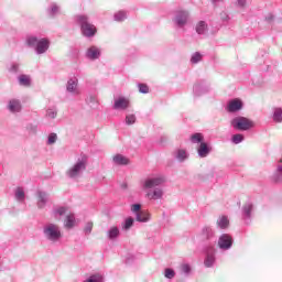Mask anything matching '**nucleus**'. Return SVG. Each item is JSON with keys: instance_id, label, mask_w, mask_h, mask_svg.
I'll return each instance as SVG.
<instances>
[{"instance_id": "obj_13", "label": "nucleus", "mask_w": 282, "mask_h": 282, "mask_svg": "<svg viewBox=\"0 0 282 282\" xmlns=\"http://www.w3.org/2000/svg\"><path fill=\"white\" fill-rule=\"evenodd\" d=\"M197 153L200 158H206L210 153V148H208L206 142H202L197 149Z\"/></svg>"}, {"instance_id": "obj_15", "label": "nucleus", "mask_w": 282, "mask_h": 282, "mask_svg": "<svg viewBox=\"0 0 282 282\" xmlns=\"http://www.w3.org/2000/svg\"><path fill=\"white\" fill-rule=\"evenodd\" d=\"M147 197L150 199H162L164 197V191L162 188H155L152 193H148Z\"/></svg>"}, {"instance_id": "obj_31", "label": "nucleus", "mask_w": 282, "mask_h": 282, "mask_svg": "<svg viewBox=\"0 0 282 282\" xmlns=\"http://www.w3.org/2000/svg\"><path fill=\"white\" fill-rule=\"evenodd\" d=\"M86 282H102V275H91Z\"/></svg>"}, {"instance_id": "obj_33", "label": "nucleus", "mask_w": 282, "mask_h": 282, "mask_svg": "<svg viewBox=\"0 0 282 282\" xmlns=\"http://www.w3.org/2000/svg\"><path fill=\"white\" fill-rule=\"evenodd\" d=\"M127 124H134L135 123V115H128L126 117Z\"/></svg>"}, {"instance_id": "obj_43", "label": "nucleus", "mask_w": 282, "mask_h": 282, "mask_svg": "<svg viewBox=\"0 0 282 282\" xmlns=\"http://www.w3.org/2000/svg\"><path fill=\"white\" fill-rule=\"evenodd\" d=\"M203 232H205V235H207V239H208L209 235L213 232V229H210L209 227H205L203 229Z\"/></svg>"}, {"instance_id": "obj_18", "label": "nucleus", "mask_w": 282, "mask_h": 282, "mask_svg": "<svg viewBox=\"0 0 282 282\" xmlns=\"http://www.w3.org/2000/svg\"><path fill=\"white\" fill-rule=\"evenodd\" d=\"M67 91H70L72 94H78V82L74 79L68 80Z\"/></svg>"}, {"instance_id": "obj_20", "label": "nucleus", "mask_w": 282, "mask_h": 282, "mask_svg": "<svg viewBox=\"0 0 282 282\" xmlns=\"http://www.w3.org/2000/svg\"><path fill=\"white\" fill-rule=\"evenodd\" d=\"M191 141L193 142V144H202V142H204V134L194 133L191 137Z\"/></svg>"}, {"instance_id": "obj_21", "label": "nucleus", "mask_w": 282, "mask_h": 282, "mask_svg": "<svg viewBox=\"0 0 282 282\" xmlns=\"http://www.w3.org/2000/svg\"><path fill=\"white\" fill-rule=\"evenodd\" d=\"M120 236V229H118V227H111L108 230V238L109 239H117V237Z\"/></svg>"}, {"instance_id": "obj_37", "label": "nucleus", "mask_w": 282, "mask_h": 282, "mask_svg": "<svg viewBox=\"0 0 282 282\" xmlns=\"http://www.w3.org/2000/svg\"><path fill=\"white\" fill-rule=\"evenodd\" d=\"M141 208H142V206L140 204H134V205L131 206L132 213H140Z\"/></svg>"}, {"instance_id": "obj_23", "label": "nucleus", "mask_w": 282, "mask_h": 282, "mask_svg": "<svg viewBox=\"0 0 282 282\" xmlns=\"http://www.w3.org/2000/svg\"><path fill=\"white\" fill-rule=\"evenodd\" d=\"M19 83H20V85H22L23 87H30V83H31L30 76H28V75H21V76L19 77Z\"/></svg>"}, {"instance_id": "obj_10", "label": "nucleus", "mask_w": 282, "mask_h": 282, "mask_svg": "<svg viewBox=\"0 0 282 282\" xmlns=\"http://www.w3.org/2000/svg\"><path fill=\"white\" fill-rule=\"evenodd\" d=\"M87 57L90 58L91 61H96V58H100V48L96 46H91L87 51Z\"/></svg>"}, {"instance_id": "obj_42", "label": "nucleus", "mask_w": 282, "mask_h": 282, "mask_svg": "<svg viewBox=\"0 0 282 282\" xmlns=\"http://www.w3.org/2000/svg\"><path fill=\"white\" fill-rule=\"evenodd\" d=\"M46 116H47L48 118H56V112H55L54 110H47Z\"/></svg>"}, {"instance_id": "obj_8", "label": "nucleus", "mask_w": 282, "mask_h": 282, "mask_svg": "<svg viewBox=\"0 0 282 282\" xmlns=\"http://www.w3.org/2000/svg\"><path fill=\"white\" fill-rule=\"evenodd\" d=\"M48 48H50V41H47L46 39H42L37 41V44H36L37 54H45V52H47Z\"/></svg>"}, {"instance_id": "obj_17", "label": "nucleus", "mask_w": 282, "mask_h": 282, "mask_svg": "<svg viewBox=\"0 0 282 282\" xmlns=\"http://www.w3.org/2000/svg\"><path fill=\"white\" fill-rule=\"evenodd\" d=\"M149 219H151V214H149V212L147 210H141L137 213V221H149Z\"/></svg>"}, {"instance_id": "obj_30", "label": "nucleus", "mask_w": 282, "mask_h": 282, "mask_svg": "<svg viewBox=\"0 0 282 282\" xmlns=\"http://www.w3.org/2000/svg\"><path fill=\"white\" fill-rule=\"evenodd\" d=\"M232 142L234 144H239L240 142H243V137L242 134H235L232 137Z\"/></svg>"}, {"instance_id": "obj_16", "label": "nucleus", "mask_w": 282, "mask_h": 282, "mask_svg": "<svg viewBox=\"0 0 282 282\" xmlns=\"http://www.w3.org/2000/svg\"><path fill=\"white\" fill-rule=\"evenodd\" d=\"M9 110L12 111V113H15L17 111H21V102L17 99L10 100Z\"/></svg>"}, {"instance_id": "obj_34", "label": "nucleus", "mask_w": 282, "mask_h": 282, "mask_svg": "<svg viewBox=\"0 0 282 282\" xmlns=\"http://www.w3.org/2000/svg\"><path fill=\"white\" fill-rule=\"evenodd\" d=\"M131 226H133V218H128V219H126V223H124L123 228H124L126 230H129V228H131Z\"/></svg>"}, {"instance_id": "obj_24", "label": "nucleus", "mask_w": 282, "mask_h": 282, "mask_svg": "<svg viewBox=\"0 0 282 282\" xmlns=\"http://www.w3.org/2000/svg\"><path fill=\"white\" fill-rule=\"evenodd\" d=\"M187 155H186V151L185 150H178L176 153V159L180 162H184V160H186Z\"/></svg>"}, {"instance_id": "obj_9", "label": "nucleus", "mask_w": 282, "mask_h": 282, "mask_svg": "<svg viewBox=\"0 0 282 282\" xmlns=\"http://www.w3.org/2000/svg\"><path fill=\"white\" fill-rule=\"evenodd\" d=\"M241 107H243V104H241V100L234 99V100L229 101L227 111H229V113H235V111H239V109H241Z\"/></svg>"}, {"instance_id": "obj_12", "label": "nucleus", "mask_w": 282, "mask_h": 282, "mask_svg": "<svg viewBox=\"0 0 282 282\" xmlns=\"http://www.w3.org/2000/svg\"><path fill=\"white\" fill-rule=\"evenodd\" d=\"M188 21V13L186 11H180L176 15V23L177 25H186Z\"/></svg>"}, {"instance_id": "obj_11", "label": "nucleus", "mask_w": 282, "mask_h": 282, "mask_svg": "<svg viewBox=\"0 0 282 282\" xmlns=\"http://www.w3.org/2000/svg\"><path fill=\"white\" fill-rule=\"evenodd\" d=\"M129 108V99L124 97H120L115 101V109H128Z\"/></svg>"}, {"instance_id": "obj_3", "label": "nucleus", "mask_w": 282, "mask_h": 282, "mask_svg": "<svg viewBox=\"0 0 282 282\" xmlns=\"http://www.w3.org/2000/svg\"><path fill=\"white\" fill-rule=\"evenodd\" d=\"M234 129H238V131H248V129H252L254 127V122L245 117H238L231 122Z\"/></svg>"}, {"instance_id": "obj_25", "label": "nucleus", "mask_w": 282, "mask_h": 282, "mask_svg": "<svg viewBox=\"0 0 282 282\" xmlns=\"http://www.w3.org/2000/svg\"><path fill=\"white\" fill-rule=\"evenodd\" d=\"M213 263H215V256H207L205 259L206 268H213Z\"/></svg>"}, {"instance_id": "obj_32", "label": "nucleus", "mask_w": 282, "mask_h": 282, "mask_svg": "<svg viewBox=\"0 0 282 282\" xmlns=\"http://www.w3.org/2000/svg\"><path fill=\"white\" fill-rule=\"evenodd\" d=\"M116 21H122L123 19H127V13H124L123 11H119L116 15H115Z\"/></svg>"}, {"instance_id": "obj_1", "label": "nucleus", "mask_w": 282, "mask_h": 282, "mask_svg": "<svg viewBox=\"0 0 282 282\" xmlns=\"http://www.w3.org/2000/svg\"><path fill=\"white\" fill-rule=\"evenodd\" d=\"M44 235L48 241L56 242L63 237V234L61 232V227L55 224H48L44 227Z\"/></svg>"}, {"instance_id": "obj_41", "label": "nucleus", "mask_w": 282, "mask_h": 282, "mask_svg": "<svg viewBox=\"0 0 282 282\" xmlns=\"http://www.w3.org/2000/svg\"><path fill=\"white\" fill-rule=\"evenodd\" d=\"M245 213L247 217H250V213H252V205L245 206Z\"/></svg>"}, {"instance_id": "obj_39", "label": "nucleus", "mask_w": 282, "mask_h": 282, "mask_svg": "<svg viewBox=\"0 0 282 282\" xmlns=\"http://www.w3.org/2000/svg\"><path fill=\"white\" fill-rule=\"evenodd\" d=\"M181 270H182V272H184L185 274H188V272H191V265H188V264H183V265L181 267Z\"/></svg>"}, {"instance_id": "obj_29", "label": "nucleus", "mask_w": 282, "mask_h": 282, "mask_svg": "<svg viewBox=\"0 0 282 282\" xmlns=\"http://www.w3.org/2000/svg\"><path fill=\"white\" fill-rule=\"evenodd\" d=\"M140 94H149V86L147 84H139Z\"/></svg>"}, {"instance_id": "obj_14", "label": "nucleus", "mask_w": 282, "mask_h": 282, "mask_svg": "<svg viewBox=\"0 0 282 282\" xmlns=\"http://www.w3.org/2000/svg\"><path fill=\"white\" fill-rule=\"evenodd\" d=\"M112 162H115V164L124 166L129 164V159L122 154H117L112 158Z\"/></svg>"}, {"instance_id": "obj_36", "label": "nucleus", "mask_w": 282, "mask_h": 282, "mask_svg": "<svg viewBox=\"0 0 282 282\" xmlns=\"http://www.w3.org/2000/svg\"><path fill=\"white\" fill-rule=\"evenodd\" d=\"M15 197H17V199H23L25 197V193L23 192V189L18 188V191L15 193Z\"/></svg>"}, {"instance_id": "obj_28", "label": "nucleus", "mask_w": 282, "mask_h": 282, "mask_svg": "<svg viewBox=\"0 0 282 282\" xmlns=\"http://www.w3.org/2000/svg\"><path fill=\"white\" fill-rule=\"evenodd\" d=\"M164 276L166 279H173L175 276V271L173 269H165Z\"/></svg>"}, {"instance_id": "obj_26", "label": "nucleus", "mask_w": 282, "mask_h": 282, "mask_svg": "<svg viewBox=\"0 0 282 282\" xmlns=\"http://www.w3.org/2000/svg\"><path fill=\"white\" fill-rule=\"evenodd\" d=\"M37 43H39V39L34 36H29L26 39V44L30 45L31 47H34V45H37Z\"/></svg>"}, {"instance_id": "obj_35", "label": "nucleus", "mask_w": 282, "mask_h": 282, "mask_svg": "<svg viewBox=\"0 0 282 282\" xmlns=\"http://www.w3.org/2000/svg\"><path fill=\"white\" fill-rule=\"evenodd\" d=\"M192 63H199V61H202V54L199 53H195L193 56H192Z\"/></svg>"}, {"instance_id": "obj_19", "label": "nucleus", "mask_w": 282, "mask_h": 282, "mask_svg": "<svg viewBox=\"0 0 282 282\" xmlns=\"http://www.w3.org/2000/svg\"><path fill=\"white\" fill-rule=\"evenodd\" d=\"M217 225L219 226V228L226 229V228H228V226H230V221L228 220V217L223 216V217L218 218Z\"/></svg>"}, {"instance_id": "obj_7", "label": "nucleus", "mask_w": 282, "mask_h": 282, "mask_svg": "<svg viewBox=\"0 0 282 282\" xmlns=\"http://www.w3.org/2000/svg\"><path fill=\"white\" fill-rule=\"evenodd\" d=\"M218 246L223 250H228L229 248L232 247V237L228 235H223L218 240Z\"/></svg>"}, {"instance_id": "obj_2", "label": "nucleus", "mask_w": 282, "mask_h": 282, "mask_svg": "<svg viewBox=\"0 0 282 282\" xmlns=\"http://www.w3.org/2000/svg\"><path fill=\"white\" fill-rule=\"evenodd\" d=\"M78 22L80 23L82 34H84V36H88V37L96 36V33L98 32V30L94 24L87 21V17L78 15Z\"/></svg>"}, {"instance_id": "obj_5", "label": "nucleus", "mask_w": 282, "mask_h": 282, "mask_svg": "<svg viewBox=\"0 0 282 282\" xmlns=\"http://www.w3.org/2000/svg\"><path fill=\"white\" fill-rule=\"evenodd\" d=\"M86 167L87 164L85 163V161H79L67 171V175L68 177H77V175H80V173H83Z\"/></svg>"}, {"instance_id": "obj_44", "label": "nucleus", "mask_w": 282, "mask_h": 282, "mask_svg": "<svg viewBox=\"0 0 282 282\" xmlns=\"http://www.w3.org/2000/svg\"><path fill=\"white\" fill-rule=\"evenodd\" d=\"M238 6L243 8L246 6V0H238Z\"/></svg>"}, {"instance_id": "obj_27", "label": "nucleus", "mask_w": 282, "mask_h": 282, "mask_svg": "<svg viewBox=\"0 0 282 282\" xmlns=\"http://www.w3.org/2000/svg\"><path fill=\"white\" fill-rule=\"evenodd\" d=\"M273 120H274L275 122H281V121H282V110H281V109H276V110L274 111Z\"/></svg>"}, {"instance_id": "obj_6", "label": "nucleus", "mask_w": 282, "mask_h": 282, "mask_svg": "<svg viewBox=\"0 0 282 282\" xmlns=\"http://www.w3.org/2000/svg\"><path fill=\"white\" fill-rule=\"evenodd\" d=\"M166 180L163 176L148 178L144 182L145 188H155V186H162Z\"/></svg>"}, {"instance_id": "obj_4", "label": "nucleus", "mask_w": 282, "mask_h": 282, "mask_svg": "<svg viewBox=\"0 0 282 282\" xmlns=\"http://www.w3.org/2000/svg\"><path fill=\"white\" fill-rule=\"evenodd\" d=\"M57 213L59 216L66 215L64 224L65 228H74V226H76V218L73 216L72 213H67V208L61 207L59 209H57Z\"/></svg>"}, {"instance_id": "obj_45", "label": "nucleus", "mask_w": 282, "mask_h": 282, "mask_svg": "<svg viewBox=\"0 0 282 282\" xmlns=\"http://www.w3.org/2000/svg\"><path fill=\"white\" fill-rule=\"evenodd\" d=\"M40 203L41 204H45V199H43L42 197L40 198Z\"/></svg>"}, {"instance_id": "obj_40", "label": "nucleus", "mask_w": 282, "mask_h": 282, "mask_svg": "<svg viewBox=\"0 0 282 282\" xmlns=\"http://www.w3.org/2000/svg\"><path fill=\"white\" fill-rule=\"evenodd\" d=\"M91 230H94V223H88L85 226V232H91Z\"/></svg>"}, {"instance_id": "obj_38", "label": "nucleus", "mask_w": 282, "mask_h": 282, "mask_svg": "<svg viewBox=\"0 0 282 282\" xmlns=\"http://www.w3.org/2000/svg\"><path fill=\"white\" fill-rule=\"evenodd\" d=\"M56 133H52L48 135V144H54L56 142Z\"/></svg>"}, {"instance_id": "obj_22", "label": "nucleus", "mask_w": 282, "mask_h": 282, "mask_svg": "<svg viewBox=\"0 0 282 282\" xmlns=\"http://www.w3.org/2000/svg\"><path fill=\"white\" fill-rule=\"evenodd\" d=\"M206 30H208V25L206 24V22L200 21L197 23V25H196L197 34H204V32H206Z\"/></svg>"}]
</instances>
